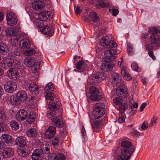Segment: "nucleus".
Returning <instances> with one entry per match:
<instances>
[{"label":"nucleus","mask_w":160,"mask_h":160,"mask_svg":"<svg viewBox=\"0 0 160 160\" xmlns=\"http://www.w3.org/2000/svg\"><path fill=\"white\" fill-rule=\"evenodd\" d=\"M120 141L121 148H115L113 151L115 155L118 154V160H129L135 149L128 138H121Z\"/></svg>","instance_id":"1"},{"label":"nucleus","mask_w":160,"mask_h":160,"mask_svg":"<svg viewBox=\"0 0 160 160\" xmlns=\"http://www.w3.org/2000/svg\"><path fill=\"white\" fill-rule=\"evenodd\" d=\"M148 31L151 34L149 39L150 43L145 44L146 50L149 51L158 49L160 46V38L157 34L160 32V28L151 27Z\"/></svg>","instance_id":"2"},{"label":"nucleus","mask_w":160,"mask_h":160,"mask_svg":"<svg viewBox=\"0 0 160 160\" xmlns=\"http://www.w3.org/2000/svg\"><path fill=\"white\" fill-rule=\"evenodd\" d=\"M117 52V50L114 49H108L105 51L104 54L105 57L103 60L106 62L102 63L100 67L102 71L107 72L110 71L112 69L115 64L113 62H109L115 59L116 57L114 55Z\"/></svg>","instance_id":"3"},{"label":"nucleus","mask_w":160,"mask_h":160,"mask_svg":"<svg viewBox=\"0 0 160 160\" xmlns=\"http://www.w3.org/2000/svg\"><path fill=\"white\" fill-rule=\"evenodd\" d=\"M49 112L47 113L46 116L52 122L54 125L58 128H61L63 126L62 121V115L60 113L54 111L50 110Z\"/></svg>","instance_id":"4"},{"label":"nucleus","mask_w":160,"mask_h":160,"mask_svg":"<svg viewBox=\"0 0 160 160\" xmlns=\"http://www.w3.org/2000/svg\"><path fill=\"white\" fill-rule=\"evenodd\" d=\"M51 98V99H46L50 100L48 105V107L50 110L54 111L59 113L62 112V108L60 107L61 102L58 96L54 95Z\"/></svg>","instance_id":"5"},{"label":"nucleus","mask_w":160,"mask_h":160,"mask_svg":"<svg viewBox=\"0 0 160 160\" xmlns=\"http://www.w3.org/2000/svg\"><path fill=\"white\" fill-rule=\"evenodd\" d=\"M104 106L103 103H97L93 111V114L95 118L99 119L104 114Z\"/></svg>","instance_id":"6"},{"label":"nucleus","mask_w":160,"mask_h":160,"mask_svg":"<svg viewBox=\"0 0 160 160\" xmlns=\"http://www.w3.org/2000/svg\"><path fill=\"white\" fill-rule=\"evenodd\" d=\"M89 93L91 94L90 96V99L94 101H98L100 100L102 97L99 95L100 90L98 88L94 86H91L89 89Z\"/></svg>","instance_id":"7"},{"label":"nucleus","mask_w":160,"mask_h":160,"mask_svg":"<svg viewBox=\"0 0 160 160\" xmlns=\"http://www.w3.org/2000/svg\"><path fill=\"white\" fill-rule=\"evenodd\" d=\"M105 74L103 73H99L91 76L88 79V82L91 84L99 82L105 78Z\"/></svg>","instance_id":"8"},{"label":"nucleus","mask_w":160,"mask_h":160,"mask_svg":"<svg viewBox=\"0 0 160 160\" xmlns=\"http://www.w3.org/2000/svg\"><path fill=\"white\" fill-rule=\"evenodd\" d=\"M127 89V88L125 84H121L116 90V94L119 97L127 98L129 95Z\"/></svg>","instance_id":"9"},{"label":"nucleus","mask_w":160,"mask_h":160,"mask_svg":"<svg viewBox=\"0 0 160 160\" xmlns=\"http://www.w3.org/2000/svg\"><path fill=\"white\" fill-rule=\"evenodd\" d=\"M44 89L46 93L45 95L46 99H51V97L54 96V93H52L54 89V87L52 83H49L45 87Z\"/></svg>","instance_id":"10"},{"label":"nucleus","mask_w":160,"mask_h":160,"mask_svg":"<svg viewBox=\"0 0 160 160\" xmlns=\"http://www.w3.org/2000/svg\"><path fill=\"white\" fill-rule=\"evenodd\" d=\"M101 42V45L107 48H111L116 46V44L108 36L103 37Z\"/></svg>","instance_id":"11"},{"label":"nucleus","mask_w":160,"mask_h":160,"mask_svg":"<svg viewBox=\"0 0 160 160\" xmlns=\"http://www.w3.org/2000/svg\"><path fill=\"white\" fill-rule=\"evenodd\" d=\"M4 88L6 92L10 93H12L16 89L17 85L15 82L8 81L5 84Z\"/></svg>","instance_id":"12"},{"label":"nucleus","mask_w":160,"mask_h":160,"mask_svg":"<svg viewBox=\"0 0 160 160\" xmlns=\"http://www.w3.org/2000/svg\"><path fill=\"white\" fill-rule=\"evenodd\" d=\"M7 23L10 26H14L16 25L18 22L17 18L13 13L9 12L8 13L6 16Z\"/></svg>","instance_id":"13"},{"label":"nucleus","mask_w":160,"mask_h":160,"mask_svg":"<svg viewBox=\"0 0 160 160\" xmlns=\"http://www.w3.org/2000/svg\"><path fill=\"white\" fill-rule=\"evenodd\" d=\"M2 153L5 160H12V157L14 154V151L12 148H5L3 149Z\"/></svg>","instance_id":"14"},{"label":"nucleus","mask_w":160,"mask_h":160,"mask_svg":"<svg viewBox=\"0 0 160 160\" xmlns=\"http://www.w3.org/2000/svg\"><path fill=\"white\" fill-rule=\"evenodd\" d=\"M39 22L38 23V26L39 27L41 32L45 34H47L50 37L52 36L53 32L51 30V28L48 26H42V24L39 25Z\"/></svg>","instance_id":"15"},{"label":"nucleus","mask_w":160,"mask_h":160,"mask_svg":"<svg viewBox=\"0 0 160 160\" xmlns=\"http://www.w3.org/2000/svg\"><path fill=\"white\" fill-rule=\"evenodd\" d=\"M7 73L8 76L12 79L16 80L19 78V72L14 68H10L8 71Z\"/></svg>","instance_id":"16"},{"label":"nucleus","mask_w":160,"mask_h":160,"mask_svg":"<svg viewBox=\"0 0 160 160\" xmlns=\"http://www.w3.org/2000/svg\"><path fill=\"white\" fill-rule=\"evenodd\" d=\"M43 151L40 149H36L34 151L32 155V160H41L43 156Z\"/></svg>","instance_id":"17"},{"label":"nucleus","mask_w":160,"mask_h":160,"mask_svg":"<svg viewBox=\"0 0 160 160\" xmlns=\"http://www.w3.org/2000/svg\"><path fill=\"white\" fill-rule=\"evenodd\" d=\"M27 116V113L26 110L24 109H20L17 113L16 118L18 121L20 122L25 120Z\"/></svg>","instance_id":"18"},{"label":"nucleus","mask_w":160,"mask_h":160,"mask_svg":"<svg viewBox=\"0 0 160 160\" xmlns=\"http://www.w3.org/2000/svg\"><path fill=\"white\" fill-rule=\"evenodd\" d=\"M65 157L61 153H52L49 154V160H65Z\"/></svg>","instance_id":"19"},{"label":"nucleus","mask_w":160,"mask_h":160,"mask_svg":"<svg viewBox=\"0 0 160 160\" xmlns=\"http://www.w3.org/2000/svg\"><path fill=\"white\" fill-rule=\"evenodd\" d=\"M56 129L55 127L50 126L48 128L45 132L46 137L48 139L52 138L56 133Z\"/></svg>","instance_id":"20"},{"label":"nucleus","mask_w":160,"mask_h":160,"mask_svg":"<svg viewBox=\"0 0 160 160\" xmlns=\"http://www.w3.org/2000/svg\"><path fill=\"white\" fill-rule=\"evenodd\" d=\"M77 68L80 72H84L88 71V67L84 61L82 60L79 61L76 65Z\"/></svg>","instance_id":"21"},{"label":"nucleus","mask_w":160,"mask_h":160,"mask_svg":"<svg viewBox=\"0 0 160 160\" xmlns=\"http://www.w3.org/2000/svg\"><path fill=\"white\" fill-rule=\"evenodd\" d=\"M42 0H36L33 2L32 4V8L35 10H39L42 8L45 4Z\"/></svg>","instance_id":"22"},{"label":"nucleus","mask_w":160,"mask_h":160,"mask_svg":"<svg viewBox=\"0 0 160 160\" xmlns=\"http://www.w3.org/2000/svg\"><path fill=\"white\" fill-rule=\"evenodd\" d=\"M24 63L27 67H32L35 65V59L32 57H27L24 60Z\"/></svg>","instance_id":"23"},{"label":"nucleus","mask_w":160,"mask_h":160,"mask_svg":"<svg viewBox=\"0 0 160 160\" xmlns=\"http://www.w3.org/2000/svg\"><path fill=\"white\" fill-rule=\"evenodd\" d=\"M19 46L22 49H26L30 48L31 43L30 41L27 39H23L19 42Z\"/></svg>","instance_id":"24"},{"label":"nucleus","mask_w":160,"mask_h":160,"mask_svg":"<svg viewBox=\"0 0 160 160\" xmlns=\"http://www.w3.org/2000/svg\"><path fill=\"white\" fill-rule=\"evenodd\" d=\"M29 89L32 93L34 95L37 94L39 92V88L37 84L34 82L28 84Z\"/></svg>","instance_id":"25"},{"label":"nucleus","mask_w":160,"mask_h":160,"mask_svg":"<svg viewBox=\"0 0 160 160\" xmlns=\"http://www.w3.org/2000/svg\"><path fill=\"white\" fill-rule=\"evenodd\" d=\"M112 78V83L114 84H117L121 82L122 77L118 73H113L111 76Z\"/></svg>","instance_id":"26"},{"label":"nucleus","mask_w":160,"mask_h":160,"mask_svg":"<svg viewBox=\"0 0 160 160\" xmlns=\"http://www.w3.org/2000/svg\"><path fill=\"white\" fill-rule=\"evenodd\" d=\"M26 138L24 137L21 136L18 137L16 140V143L17 145H20V146L24 147L27 143Z\"/></svg>","instance_id":"27"},{"label":"nucleus","mask_w":160,"mask_h":160,"mask_svg":"<svg viewBox=\"0 0 160 160\" xmlns=\"http://www.w3.org/2000/svg\"><path fill=\"white\" fill-rule=\"evenodd\" d=\"M38 132L37 129L34 128H31L28 129L26 131V135L31 138L35 137L37 136Z\"/></svg>","instance_id":"28"},{"label":"nucleus","mask_w":160,"mask_h":160,"mask_svg":"<svg viewBox=\"0 0 160 160\" xmlns=\"http://www.w3.org/2000/svg\"><path fill=\"white\" fill-rule=\"evenodd\" d=\"M3 67L5 69H8V68L12 67L13 65H14V61L12 59H4L3 61Z\"/></svg>","instance_id":"29"},{"label":"nucleus","mask_w":160,"mask_h":160,"mask_svg":"<svg viewBox=\"0 0 160 160\" xmlns=\"http://www.w3.org/2000/svg\"><path fill=\"white\" fill-rule=\"evenodd\" d=\"M88 17L94 22H97L100 21L99 15L94 12H89Z\"/></svg>","instance_id":"30"},{"label":"nucleus","mask_w":160,"mask_h":160,"mask_svg":"<svg viewBox=\"0 0 160 160\" xmlns=\"http://www.w3.org/2000/svg\"><path fill=\"white\" fill-rule=\"evenodd\" d=\"M17 97L21 99V101L25 102L28 100L26 92L24 91H20L17 92L16 94Z\"/></svg>","instance_id":"31"},{"label":"nucleus","mask_w":160,"mask_h":160,"mask_svg":"<svg viewBox=\"0 0 160 160\" xmlns=\"http://www.w3.org/2000/svg\"><path fill=\"white\" fill-rule=\"evenodd\" d=\"M8 51V46L2 42H0V55H5Z\"/></svg>","instance_id":"32"},{"label":"nucleus","mask_w":160,"mask_h":160,"mask_svg":"<svg viewBox=\"0 0 160 160\" xmlns=\"http://www.w3.org/2000/svg\"><path fill=\"white\" fill-rule=\"evenodd\" d=\"M102 122H103L102 121ZM103 124V122L95 120L91 122V125L94 131H98V129L100 127L101 125Z\"/></svg>","instance_id":"33"},{"label":"nucleus","mask_w":160,"mask_h":160,"mask_svg":"<svg viewBox=\"0 0 160 160\" xmlns=\"http://www.w3.org/2000/svg\"><path fill=\"white\" fill-rule=\"evenodd\" d=\"M1 138L6 143L11 144L12 139V137L10 135L7 134H2L1 137Z\"/></svg>","instance_id":"34"},{"label":"nucleus","mask_w":160,"mask_h":160,"mask_svg":"<svg viewBox=\"0 0 160 160\" xmlns=\"http://www.w3.org/2000/svg\"><path fill=\"white\" fill-rule=\"evenodd\" d=\"M19 31V29L18 27H13L7 30V34L9 36L14 35Z\"/></svg>","instance_id":"35"},{"label":"nucleus","mask_w":160,"mask_h":160,"mask_svg":"<svg viewBox=\"0 0 160 160\" xmlns=\"http://www.w3.org/2000/svg\"><path fill=\"white\" fill-rule=\"evenodd\" d=\"M11 103L13 105H18L22 102L21 99L17 97L16 95L12 96L10 98Z\"/></svg>","instance_id":"36"},{"label":"nucleus","mask_w":160,"mask_h":160,"mask_svg":"<svg viewBox=\"0 0 160 160\" xmlns=\"http://www.w3.org/2000/svg\"><path fill=\"white\" fill-rule=\"evenodd\" d=\"M27 116L26 121L29 124L33 122L36 118V115L34 112H30Z\"/></svg>","instance_id":"37"},{"label":"nucleus","mask_w":160,"mask_h":160,"mask_svg":"<svg viewBox=\"0 0 160 160\" xmlns=\"http://www.w3.org/2000/svg\"><path fill=\"white\" fill-rule=\"evenodd\" d=\"M48 12H43L39 15V18H40V21H39L40 24H42V21H46L49 17V14Z\"/></svg>","instance_id":"38"},{"label":"nucleus","mask_w":160,"mask_h":160,"mask_svg":"<svg viewBox=\"0 0 160 160\" xmlns=\"http://www.w3.org/2000/svg\"><path fill=\"white\" fill-rule=\"evenodd\" d=\"M24 148L22 146H20L18 150V154L22 157H25L28 154V152L26 151V150L24 149Z\"/></svg>","instance_id":"39"},{"label":"nucleus","mask_w":160,"mask_h":160,"mask_svg":"<svg viewBox=\"0 0 160 160\" xmlns=\"http://www.w3.org/2000/svg\"><path fill=\"white\" fill-rule=\"evenodd\" d=\"M9 125L12 130H16L19 128L18 123L15 121L12 120L11 121Z\"/></svg>","instance_id":"40"},{"label":"nucleus","mask_w":160,"mask_h":160,"mask_svg":"<svg viewBox=\"0 0 160 160\" xmlns=\"http://www.w3.org/2000/svg\"><path fill=\"white\" fill-rule=\"evenodd\" d=\"M128 104L129 107V109H134L135 108H137L138 107V104L137 102H135L133 99H131L128 102Z\"/></svg>","instance_id":"41"},{"label":"nucleus","mask_w":160,"mask_h":160,"mask_svg":"<svg viewBox=\"0 0 160 160\" xmlns=\"http://www.w3.org/2000/svg\"><path fill=\"white\" fill-rule=\"evenodd\" d=\"M0 119L2 121H7L8 117L7 115L3 111H0Z\"/></svg>","instance_id":"42"},{"label":"nucleus","mask_w":160,"mask_h":160,"mask_svg":"<svg viewBox=\"0 0 160 160\" xmlns=\"http://www.w3.org/2000/svg\"><path fill=\"white\" fill-rule=\"evenodd\" d=\"M123 102V99L120 97H117L113 98V102L116 105H119Z\"/></svg>","instance_id":"43"},{"label":"nucleus","mask_w":160,"mask_h":160,"mask_svg":"<svg viewBox=\"0 0 160 160\" xmlns=\"http://www.w3.org/2000/svg\"><path fill=\"white\" fill-rule=\"evenodd\" d=\"M128 107V105L125 103H123V102L120 104L119 105V111L121 112H124L127 110Z\"/></svg>","instance_id":"44"},{"label":"nucleus","mask_w":160,"mask_h":160,"mask_svg":"<svg viewBox=\"0 0 160 160\" xmlns=\"http://www.w3.org/2000/svg\"><path fill=\"white\" fill-rule=\"evenodd\" d=\"M35 50L33 48H31L24 51V54L27 56L33 55L35 53Z\"/></svg>","instance_id":"45"},{"label":"nucleus","mask_w":160,"mask_h":160,"mask_svg":"<svg viewBox=\"0 0 160 160\" xmlns=\"http://www.w3.org/2000/svg\"><path fill=\"white\" fill-rule=\"evenodd\" d=\"M158 118L156 116H154L152 118L150 122L149 125V127H152L154 126L157 122Z\"/></svg>","instance_id":"46"},{"label":"nucleus","mask_w":160,"mask_h":160,"mask_svg":"<svg viewBox=\"0 0 160 160\" xmlns=\"http://www.w3.org/2000/svg\"><path fill=\"white\" fill-rule=\"evenodd\" d=\"M128 54L131 55L133 53V48L132 46L129 44H128L127 46Z\"/></svg>","instance_id":"47"},{"label":"nucleus","mask_w":160,"mask_h":160,"mask_svg":"<svg viewBox=\"0 0 160 160\" xmlns=\"http://www.w3.org/2000/svg\"><path fill=\"white\" fill-rule=\"evenodd\" d=\"M28 100H26L27 101H28L30 103L32 104H34L36 101V98L35 97H32L31 96L29 95L28 97H27Z\"/></svg>","instance_id":"48"},{"label":"nucleus","mask_w":160,"mask_h":160,"mask_svg":"<svg viewBox=\"0 0 160 160\" xmlns=\"http://www.w3.org/2000/svg\"><path fill=\"white\" fill-rule=\"evenodd\" d=\"M42 150L43 151V152H44L46 154H48L50 152V148L49 145L46 144L44 147H43Z\"/></svg>","instance_id":"49"},{"label":"nucleus","mask_w":160,"mask_h":160,"mask_svg":"<svg viewBox=\"0 0 160 160\" xmlns=\"http://www.w3.org/2000/svg\"><path fill=\"white\" fill-rule=\"evenodd\" d=\"M125 116L124 112H121V116L118 119V122L122 123L124 121Z\"/></svg>","instance_id":"50"},{"label":"nucleus","mask_w":160,"mask_h":160,"mask_svg":"<svg viewBox=\"0 0 160 160\" xmlns=\"http://www.w3.org/2000/svg\"><path fill=\"white\" fill-rule=\"evenodd\" d=\"M131 68L133 70H135L137 72H138L140 71V69L138 67V65L136 62H133L132 63Z\"/></svg>","instance_id":"51"},{"label":"nucleus","mask_w":160,"mask_h":160,"mask_svg":"<svg viewBox=\"0 0 160 160\" xmlns=\"http://www.w3.org/2000/svg\"><path fill=\"white\" fill-rule=\"evenodd\" d=\"M82 8L80 6H78L75 11V13L76 15H80L82 13Z\"/></svg>","instance_id":"52"},{"label":"nucleus","mask_w":160,"mask_h":160,"mask_svg":"<svg viewBox=\"0 0 160 160\" xmlns=\"http://www.w3.org/2000/svg\"><path fill=\"white\" fill-rule=\"evenodd\" d=\"M6 129V125L3 122H0V132L5 131Z\"/></svg>","instance_id":"53"},{"label":"nucleus","mask_w":160,"mask_h":160,"mask_svg":"<svg viewBox=\"0 0 160 160\" xmlns=\"http://www.w3.org/2000/svg\"><path fill=\"white\" fill-rule=\"evenodd\" d=\"M58 139L57 137L54 138L52 139V144L55 147L56 146L58 145Z\"/></svg>","instance_id":"54"},{"label":"nucleus","mask_w":160,"mask_h":160,"mask_svg":"<svg viewBox=\"0 0 160 160\" xmlns=\"http://www.w3.org/2000/svg\"><path fill=\"white\" fill-rule=\"evenodd\" d=\"M148 126H149V125H148V122H144L142 123L141 127V130H143L146 129L148 128Z\"/></svg>","instance_id":"55"},{"label":"nucleus","mask_w":160,"mask_h":160,"mask_svg":"<svg viewBox=\"0 0 160 160\" xmlns=\"http://www.w3.org/2000/svg\"><path fill=\"white\" fill-rule=\"evenodd\" d=\"M21 53V50L19 48H16L14 51V54L16 56H19Z\"/></svg>","instance_id":"56"},{"label":"nucleus","mask_w":160,"mask_h":160,"mask_svg":"<svg viewBox=\"0 0 160 160\" xmlns=\"http://www.w3.org/2000/svg\"><path fill=\"white\" fill-rule=\"evenodd\" d=\"M14 54L13 52H10L8 54V55L7 56V58L6 59H12L13 60V59L14 58Z\"/></svg>","instance_id":"57"},{"label":"nucleus","mask_w":160,"mask_h":160,"mask_svg":"<svg viewBox=\"0 0 160 160\" xmlns=\"http://www.w3.org/2000/svg\"><path fill=\"white\" fill-rule=\"evenodd\" d=\"M123 78L129 81L132 79V77L130 74L127 73L124 76Z\"/></svg>","instance_id":"58"},{"label":"nucleus","mask_w":160,"mask_h":160,"mask_svg":"<svg viewBox=\"0 0 160 160\" xmlns=\"http://www.w3.org/2000/svg\"><path fill=\"white\" fill-rule=\"evenodd\" d=\"M148 54L149 56L152 58L153 60H155L156 57L153 54V52L152 50H149L148 51Z\"/></svg>","instance_id":"59"},{"label":"nucleus","mask_w":160,"mask_h":160,"mask_svg":"<svg viewBox=\"0 0 160 160\" xmlns=\"http://www.w3.org/2000/svg\"><path fill=\"white\" fill-rule=\"evenodd\" d=\"M133 136L138 137L140 135V132L136 130H133L131 132Z\"/></svg>","instance_id":"60"},{"label":"nucleus","mask_w":160,"mask_h":160,"mask_svg":"<svg viewBox=\"0 0 160 160\" xmlns=\"http://www.w3.org/2000/svg\"><path fill=\"white\" fill-rule=\"evenodd\" d=\"M147 103L146 102L143 103L140 107V111L142 112L143 110L144 109L146 106Z\"/></svg>","instance_id":"61"},{"label":"nucleus","mask_w":160,"mask_h":160,"mask_svg":"<svg viewBox=\"0 0 160 160\" xmlns=\"http://www.w3.org/2000/svg\"><path fill=\"white\" fill-rule=\"evenodd\" d=\"M128 110L129 112V114L131 116L133 115L136 112V110L134 109H131L130 110H129V109Z\"/></svg>","instance_id":"62"},{"label":"nucleus","mask_w":160,"mask_h":160,"mask_svg":"<svg viewBox=\"0 0 160 160\" xmlns=\"http://www.w3.org/2000/svg\"><path fill=\"white\" fill-rule=\"evenodd\" d=\"M41 62H35V65L33 67H34V69L36 70L40 67V64H41Z\"/></svg>","instance_id":"63"},{"label":"nucleus","mask_w":160,"mask_h":160,"mask_svg":"<svg viewBox=\"0 0 160 160\" xmlns=\"http://www.w3.org/2000/svg\"><path fill=\"white\" fill-rule=\"evenodd\" d=\"M119 12V11L116 9H113L112 10V15L116 16Z\"/></svg>","instance_id":"64"}]
</instances>
